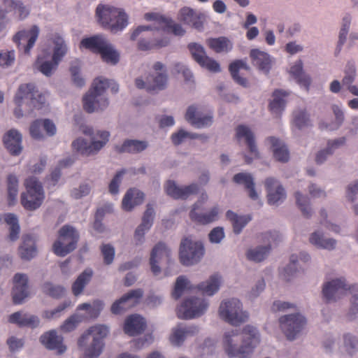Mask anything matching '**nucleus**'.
<instances>
[{"instance_id": "nucleus-7", "label": "nucleus", "mask_w": 358, "mask_h": 358, "mask_svg": "<svg viewBox=\"0 0 358 358\" xmlns=\"http://www.w3.org/2000/svg\"><path fill=\"white\" fill-rule=\"evenodd\" d=\"M217 313L220 320L234 327L246 322L249 318L248 313L243 309V303L235 297L223 299L220 303Z\"/></svg>"}, {"instance_id": "nucleus-32", "label": "nucleus", "mask_w": 358, "mask_h": 358, "mask_svg": "<svg viewBox=\"0 0 358 358\" xmlns=\"http://www.w3.org/2000/svg\"><path fill=\"white\" fill-rule=\"evenodd\" d=\"M149 143L145 140L127 139L121 145H116L115 150L118 153L138 154L145 150Z\"/></svg>"}, {"instance_id": "nucleus-20", "label": "nucleus", "mask_w": 358, "mask_h": 358, "mask_svg": "<svg viewBox=\"0 0 358 358\" xmlns=\"http://www.w3.org/2000/svg\"><path fill=\"white\" fill-rule=\"evenodd\" d=\"M171 250L163 243L159 242L152 248L150 254V264L152 273L157 276L161 273L159 264L165 260L168 264L171 262Z\"/></svg>"}, {"instance_id": "nucleus-21", "label": "nucleus", "mask_w": 358, "mask_h": 358, "mask_svg": "<svg viewBox=\"0 0 358 358\" xmlns=\"http://www.w3.org/2000/svg\"><path fill=\"white\" fill-rule=\"evenodd\" d=\"M143 295V291L141 289L129 291L113 303L110 308L111 312L115 315L121 314L136 304Z\"/></svg>"}, {"instance_id": "nucleus-44", "label": "nucleus", "mask_w": 358, "mask_h": 358, "mask_svg": "<svg viewBox=\"0 0 358 358\" xmlns=\"http://www.w3.org/2000/svg\"><path fill=\"white\" fill-rule=\"evenodd\" d=\"M107 41L108 39L102 35H95L83 38L80 41V48H85L94 53L99 54Z\"/></svg>"}, {"instance_id": "nucleus-28", "label": "nucleus", "mask_w": 358, "mask_h": 358, "mask_svg": "<svg viewBox=\"0 0 358 358\" xmlns=\"http://www.w3.org/2000/svg\"><path fill=\"white\" fill-rule=\"evenodd\" d=\"M199 331V328L197 326H185L180 324L173 329L172 334L170 336L169 339L173 345L180 346L186 338L196 335Z\"/></svg>"}, {"instance_id": "nucleus-50", "label": "nucleus", "mask_w": 358, "mask_h": 358, "mask_svg": "<svg viewBox=\"0 0 358 358\" xmlns=\"http://www.w3.org/2000/svg\"><path fill=\"white\" fill-rule=\"evenodd\" d=\"M348 293L350 295V306L347 313V317L349 320L352 321L358 315V285H350L348 289Z\"/></svg>"}, {"instance_id": "nucleus-30", "label": "nucleus", "mask_w": 358, "mask_h": 358, "mask_svg": "<svg viewBox=\"0 0 358 358\" xmlns=\"http://www.w3.org/2000/svg\"><path fill=\"white\" fill-rule=\"evenodd\" d=\"M8 322L16 324L19 327L36 328L39 326L40 320L38 316L23 311L12 313L8 317Z\"/></svg>"}, {"instance_id": "nucleus-15", "label": "nucleus", "mask_w": 358, "mask_h": 358, "mask_svg": "<svg viewBox=\"0 0 358 358\" xmlns=\"http://www.w3.org/2000/svg\"><path fill=\"white\" fill-rule=\"evenodd\" d=\"M208 307V302L196 297L186 299L178 310V317L183 320L199 317L204 314Z\"/></svg>"}, {"instance_id": "nucleus-38", "label": "nucleus", "mask_w": 358, "mask_h": 358, "mask_svg": "<svg viewBox=\"0 0 358 358\" xmlns=\"http://www.w3.org/2000/svg\"><path fill=\"white\" fill-rule=\"evenodd\" d=\"M19 255L22 259L30 261L37 255L36 241L31 235H25L22 237V242L19 247Z\"/></svg>"}, {"instance_id": "nucleus-56", "label": "nucleus", "mask_w": 358, "mask_h": 358, "mask_svg": "<svg viewBox=\"0 0 358 358\" xmlns=\"http://www.w3.org/2000/svg\"><path fill=\"white\" fill-rule=\"evenodd\" d=\"M331 110L335 117V120L331 124L326 125V128L329 130H336L343 124L345 120L344 110L341 104H333Z\"/></svg>"}, {"instance_id": "nucleus-34", "label": "nucleus", "mask_w": 358, "mask_h": 358, "mask_svg": "<svg viewBox=\"0 0 358 358\" xmlns=\"http://www.w3.org/2000/svg\"><path fill=\"white\" fill-rule=\"evenodd\" d=\"M199 203H194L192 209L189 213V217L192 220L201 224H208L216 221L218 219L219 208L218 206H214L209 211L199 213Z\"/></svg>"}, {"instance_id": "nucleus-8", "label": "nucleus", "mask_w": 358, "mask_h": 358, "mask_svg": "<svg viewBox=\"0 0 358 358\" xmlns=\"http://www.w3.org/2000/svg\"><path fill=\"white\" fill-rule=\"evenodd\" d=\"M143 31H148L146 35L141 38L138 45L141 50H150L166 47L169 43V39L166 36L159 38L162 35L161 32H156V27L141 25L138 26L131 33L130 38L135 41Z\"/></svg>"}, {"instance_id": "nucleus-9", "label": "nucleus", "mask_w": 358, "mask_h": 358, "mask_svg": "<svg viewBox=\"0 0 358 358\" xmlns=\"http://www.w3.org/2000/svg\"><path fill=\"white\" fill-rule=\"evenodd\" d=\"M24 185L27 192L21 195L22 205L27 210H36L41 206L45 197L43 186L34 176L28 178Z\"/></svg>"}, {"instance_id": "nucleus-39", "label": "nucleus", "mask_w": 358, "mask_h": 358, "mask_svg": "<svg viewBox=\"0 0 358 358\" xmlns=\"http://www.w3.org/2000/svg\"><path fill=\"white\" fill-rule=\"evenodd\" d=\"M309 242L317 248L333 250L336 248V241L332 238H326L322 231L317 230L309 236Z\"/></svg>"}, {"instance_id": "nucleus-22", "label": "nucleus", "mask_w": 358, "mask_h": 358, "mask_svg": "<svg viewBox=\"0 0 358 358\" xmlns=\"http://www.w3.org/2000/svg\"><path fill=\"white\" fill-rule=\"evenodd\" d=\"M178 20L185 24L201 31L203 28L206 16L201 12L192 8L183 7L178 13Z\"/></svg>"}, {"instance_id": "nucleus-11", "label": "nucleus", "mask_w": 358, "mask_h": 358, "mask_svg": "<svg viewBox=\"0 0 358 358\" xmlns=\"http://www.w3.org/2000/svg\"><path fill=\"white\" fill-rule=\"evenodd\" d=\"M79 240L77 230L69 225L63 226L59 231V239L53 245L54 252L59 257H64L73 251Z\"/></svg>"}, {"instance_id": "nucleus-63", "label": "nucleus", "mask_w": 358, "mask_h": 358, "mask_svg": "<svg viewBox=\"0 0 358 358\" xmlns=\"http://www.w3.org/2000/svg\"><path fill=\"white\" fill-rule=\"evenodd\" d=\"M189 281L185 275H180L177 278L174 289L172 292V296L175 299H178L183 294L185 289L189 286Z\"/></svg>"}, {"instance_id": "nucleus-52", "label": "nucleus", "mask_w": 358, "mask_h": 358, "mask_svg": "<svg viewBox=\"0 0 358 358\" xmlns=\"http://www.w3.org/2000/svg\"><path fill=\"white\" fill-rule=\"evenodd\" d=\"M99 54L101 56L102 59L108 64H116L119 62L120 55L108 40Z\"/></svg>"}, {"instance_id": "nucleus-4", "label": "nucleus", "mask_w": 358, "mask_h": 358, "mask_svg": "<svg viewBox=\"0 0 358 358\" xmlns=\"http://www.w3.org/2000/svg\"><path fill=\"white\" fill-rule=\"evenodd\" d=\"M14 101L17 105L14 110L16 117L23 116L24 111L30 113L33 109L41 108L45 103V98L33 83L20 85L15 96Z\"/></svg>"}, {"instance_id": "nucleus-25", "label": "nucleus", "mask_w": 358, "mask_h": 358, "mask_svg": "<svg viewBox=\"0 0 358 358\" xmlns=\"http://www.w3.org/2000/svg\"><path fill=\"white\" fill-rule=\"evenodd\" d=\"M40 342L48 350H56L58 355H62L66 350V346L63 343L64 338L58 335L56 330L52 329L45 332L40 336Z\"/></svg>"}, {"instance_id": "nucleus-6", "label": "nucleus", "mask_w": 358, "mask_h": 358, "mask_svg": "<svg viewBox=\"0 0 358 358\" xmlns=\"http://www.w3.org/2000/svg\"><path fill=\"white\" fill-rule=\"evenodd\" d=\"M97 21L113 33L122 31L129 24V16L122 8L99 4L96 8Z\"/></svg>"}, {"instance_id": "nucleus-46", "label": "nucleus", "mask_w": 358, "mask_h": 358, "mask_svg": "<svg viewBox=\"0 0 358 358\" xmlns=\"http://www.w3.org/2000/svg\"><path fill=\"white\" fill-rule=\"evenodd\" d=\"M227 218L231 222L233 231L236 234H239L243 229L248 224L252 217L250 215H238L232 210H227Z\"/></svg>"}, {"instance_id": "nucleus-60", "label": "nucleus", "mask_w": 358, "mask_h": 358, "mask_svg": "<svg viewBox=\"0 0 358 358\" xmlns=\"http://www.w3.org/2000/svg\"><path fill=\"white\" fill-rule=\"evenodd\" d=\"M295 197L296 203L301 209L303 215L307 218L310 217L313 212L310 206L309 199L307 196L302 195L299 192H296Z\"/></svg>"}, {"instance_id": "nucleus-33", "label": "nucleus", "mask_w": 358, "mask_h": 358, "mask_svg": "<svg viewBox=\"0 0 358 358\" xmlns=\"http://www.w3.org/2000/svg\"><path fill=\"white\" fill-rule=\"evenodd\" d=\"M289 73L301 87H304L307 91L309 90L311 78L304 71L301 59L296 60L290 66Z\"/></svg>"}, {"instance_id": "nucleus-57", "label": "nucleus", "mask_w": 358, "mask_h": 358, "mask_svg": "<svg viewBox=\"0 0 358 358\" xmlns=\"http://www.w3.org/2000/svg\"><path fill=\"white\" fill-rule=\"evenodd\" d=\"M4 220L10 226L9 239L11 241H16L20 230L17 217L13 213H7L4 215Z\"/></svg>"}, {"instance_id": "nucleus-26", "label": "nucleus", "mask_w": 358, "mask_h": 358, "mask_svg": "<svg viewBox=\"0 0 358 358\" xmlns=\"http://www.w3.org/2000/svg\"><path fill=\"white\" fill-rule=\"evenodd\" d=\"M165 190L168 195L176 199H185L199 191L196 183H192L187 186H178L174 181L169 180L165 185Z\"/></svg>"}, {"instance_id": "nucleus-51", "label": "nucleus", "mask_w": 358, "mask_h": 358, "mask_svg": "<svg viewBox=\"0 0 358 358\" xmlns=\"http://www.w3.org/2000/svg\"><path fill=\"white\" fill-rule=\"evenodd\" d=\"M93 275L92 268H87L81 273L72 285V291L74 295L78 296L83 292L85 285L90 281Z\"/></svg>"}, {"instance_id": "nucleus-3", "label": "nucleus", "mask_w": 358, "mask_h": 358, "mask_svg": "<svg viewBox=\"0 0 358 358\" xmlns=\"http://www.w3.org/2000/svg\"><path fill=\"white\" fill-rule=\"evenodd\" d=\"M108 87L113 93H117L119 90V85L113 80L101 77L94 79L91 89L83 97L85 110L92 113L105 110L109 104L105 95L106 90Z\"/></svg>"}, {"instance_id": "nucleus-48", "label": "nucleus", "mask_w": 358, "mask_h": 358, "mask_svg": "<svg viewBox=\"0 0 358 358\" xmlns=\"http://www.w3.org/2000/svg\"><path fill=\"white\" fill-rule=\"evenodd\" d=\"M292 123L299 130L312 126L310 114L306 108H297L293 112Z\"/></svg>"}, {"instance_id": "nucleus-23", "label": "nucleus", "mask_w": 358, "mask_h": 358, "mask_svg": "<svg viewBox=\"0 0 358 358\" xmlns=\"http://www.w3.org/2000/svg\"><path fill=\"white\" fill-rule=\"evenodd\" d=\"M28 275L22 273H17L13 278V287L12 291L13 301L15 304L19 305L29 295Z\"/></svg>"}, {"instance_id": "nucleus-45", "label": "nucleus", "mask_w": 358, "mask_h": 358, "mask_svg": "<svg viewBox=\"0 0 358 358\" xmlns=\"http://www.w3.org/2000/svg\"><path fill=\"white\" fill-rule=\"evenodd\" d=\"M229 69L236 83L244 87H247L248 86L247 79L243 77H241L238 74L240 69H245L246 71L250 69V67L245 61L243 59L236 60L230 64Z\"/></svg>"}, {"instance_id": "nucleus-36", "label": "nucleus", "mask_w": 358, "mask_h": 358, "mask_svg": "<svg viewBox=\"0 0 358 358\" xmlns=\"http://www.w3.org/2000/svg\"><path fill=\"white\" fill-rule=\"evenodd\" d=\"M345 141L346 138L345 137L329 141L327 147L317 152L315 155L316 164L319 165L324 164L328 157L334 153L336 150L345 143Z\"/></svg>"}, {"instance_id": "nucleus-35", "label": "nucleus", "mask_w": 358, "mask_h": 358, "mask_svg": "<svg viewBox=\"0 0 358 358\" xmlns=\"http://www.w3.org/2000/svg\"><path fill=\"white\" fill-rule=\"evenodd\" d=\"M146 328L145 320L139 315L129 316L124 322V331L131 336L141 334Z\"/></svg>"}, {"instance_id": "nucleus-1", "label": "nucleus", "mask_w": 358, "mask_h": 358, "mask_svg": "<svg viewBox=\"0 0 358 358\" xmlns=\"http://www.w3.org/2000/svg\"><path fill=\"white\" fill-rule=\"evenodd\" d=\"M242 344L238 346L239 331L231 329L224 333L223 346L227 355L231 357L248 358L260 342L257 328L246 325L243 329Z\"/></svg>"}, {"instance_id": "nucleus-10", "label": "nucleus", "mask_w": 358, "mask_h": 358, "mask_svg": "<svg viewBox=\"0 0 358 358\" xmlns=\"http://www.w3.org/2000/svg\"><path fill=\"white\" fill-rule=\"evenodd\" d=\"M204 254L205 248L201 241H195L189 238L181 241L179 258L182 265L189 266L198 264Z\"/></svg>"}, {"instance_id": "nucleus-16", "label": "nucleus", "mask_w": 358, "mask_h": 358, "mask_svg": "<svg viewBox=\"0 0 358 358\" xmlns=\"http://www.w3.org/2000/svg\"><path fill=\"white\" fill-rule=\"evenodd\" d=\"M168 84V75L165 72L152 73L146 76L145 80L142 77L135 79V85L139 90H145L147 92H159L166 88Z\"/></svg>"}, {"instance_id": "nucleus-42", "label": "nucleus", "mask_w": 358, "mask_h": 358, "mask_svg": "<svg viewBox=\"0 0 358 358\" xmlns=\"http://www.w3.org/2000/svg\"><path fill=\"white\" fill-rule=\"evenodd\" d=\"M266 141L271 144L273 156L279 162H285L289 159V151L285 145L278 138L271 136L266 139Z\"/></svg>"}, {"instance_id": "nucleus-37", "label": "nucleus", "mask_w": 358, "mask_h": 358, "mask_svg": "<svg viewBox=\"0 0 358 358\" xmlns=\"http://www.w3.org/2000/svg\"><path fill=\"white\" fill-rule=\"evenodd\" d=\"M144 196L143 192L138 189L131 188L128 189L122 199V209L125 211H131L135 206L143 203Z\"/></svg>"}, {"instance_id": "nucleus-40", "label": "nucleus", "mask_w": 358, "mask_h": 358, "mask_svg": "<svg viewBox=\"0 0 358 358\" xmlns=\"http://www.w3.org/2000/svg\"><path fill=\"white\" fill-rule=\"evenodd\" d=\"M289 95L286 91L275 90L272 94L268 108L270 111L275 116L281 115L286 106L285 98Z\"/></svg>"}, {"instance_id": "nucleus-29", "label": "nucleus", "mask_w": 358, "mask_h": 358, "mask_svg": "<svg viewBox=\"0 0 358 358\" xmlns=\"http://www.w3.org/2000/svg\"><path fill=\"white\" fill-rule=\"evenodd\" d=\"M250 57L255 66L264 73L268 74L274 62L273 57L259 49L251 50Z\"/></svg>"}, {"instance_id": "nucleus-49", "label": "nucleus", "mask_w": 358, "mask_h": 358, "mask_svg": "<svg viewBox=\"0 0 358 358\" xmlns=\"http://www.w3.org/2000/svg\"><path fill=\"white\" fill-rule=\"evenodd\" d=\"M299 268L298 256L292 255L289 263L280 271V275L283 280L290 281L299 271Z\"/></svg>"}, {"instance_id": "nucleus-61", "label": "nucleus", "mask_w": 358, "mask_h": 358, "mask_svg": "<svg viewBox=\"0 0 358 358\" xmlns=\"http://www.w3.org/2000/svg\"><path fill=\"white\" fill-rule=\"evenodd\" d=\"M15 61V52L13 50H0V66L4 69L12 66Z\"/></svg>"}, {"instance_id": "nucleus-18", "label": "nucleus", "mask_w": 358, "mask_h": 358, "mask_svg": "<svg viewBox=\"0 0 358 358\" xmlns=\"http://www.w3.org/2000/svg\"><path fill=\"white\" fill-rule=\"evenodd\" d=\"M185 119L195 128H206L213 124V113L210 110L203 112L201 108L192 105L187 109Z\"/></svg>"}, {"instance_id": "nucleus-47", "label": "nucleus", "mask_w": 358, "mask_h": 358, "mask_svg": "<svg viewBox=\"0 0 358 358\" xmlns=\"http://www.w3.org/2000/svg\"><path fill=\"white\" fill-rule=\"evenodd\" d=\"M234 182L243 184L249 191V196L253 199H258V194L255 189V183L251 174L248 173H239L234 175L233 178Z\"/></svg>"}, {"instance_id": "nucleus-64", "label": "nucleus", "mask_w": 358, "mask_h": 358, "mask_svg": "<svg viewBox=\"0 0 358 358\" xmlns=\"http://www.w3.org/2000/svg\"><path fill=\"white\" fill-rule=\"evenodd\" d=\"M155 216V211L152 204H148L145 211L142 217V222L139 226L145 229H148L152 227Z\"/></svg>"}, {"instance_id": "nucleus-14", "label": "nucleus", "mask_w": 358, "mask_h": 358, "mask_svg": "<svg viewBox=\"0 0 358 358\" xmlns=\"http://www.w3.org/2000/svg\"><path fill=\"white\" fill-rule=\"evenodd\" d=\"M40 33L38 26L32 25L29 29L17 31L13 37V41L17 45L18 51L25 55H30Z\"/></svg>"}, {"instance_id": "nucleus-12", "label": "nucleus", "mask_w": 358, "mask_h": 358, "mask_svg": "<svg viewBox=\"0 0 358 358\" xmlns=\"http://www.w3.org/2000/svg\"><path fill=\"white\" fill-rule=\"evenodd\" d=\"M280 240V234L276 231H266L262 234V245L249 248L246 252V257L254 262H261L266 259L271 252L273 245Z\"/></svg>"}, {"instance_id": "nucleus-17", "label": "nucleus", "mask_w": 358, "mask_h": 358, "mask_svg": "<svg viewBox=\"0 0 358 358\" xmlns=\"http://www.w3.org/2000/svg\"><path fill=\"white\" fill-rule=\"evenodd\" d=\"M187 48L193 59L201 67L214 73L221 71L219 63L206 55L204 48L201 44L190 43L188 44Z\"/></svg>"}, {"instance_id": "nucleus-27", "label": "nucleus", "mask_w": 358, "mask_h": 358, "mask_svg": "<svg viewBox=\"0 0 358 358\" xmlns=\"http://www.w3.org/2000/svg\"><path fill=\"white\" fill-rule=\"evenodd\" d=\"M22 136L15 129L6 132L3 136V143L8 152L13 156H18L22 151Z\"/></svg>"}, {"instance_id": "nucleus-62", "label": "nucleus", "mask_w": 358, "mask_h": 358, "mask_svg": "<svg viewBox=\"0 0 358 358\" xmlns=\"http://www.w3.org/2000/svg\"><path fill=\"white\" fill-rule=\"evenodd\" d=\"M43 292L53 298H60L64 294L65 289L62 286L56 285L47 282L43 285Z\"/></svg>"}, {"instance_id": "nucleus-43", "label": "nucleus", "mask_w": 358, "mask_h": 358, "mask_svg": "<svg viewBox=\"0 0 358 358\" xmlns=\"http://www.w3.org/2000/svg\"><path fill=\"white\" fill-rule=\"evenodd\" d=\"M221 282V277L218 274H214L206 281L198 285L197 288L202 294L207 296H213L220 289Z\"/></svg>"}, {"instance_id": "nucleus-54", "label": "nucleus", "mask_w": 358, "mask_h": 358, "mask_svg": "<svg viewBox=\"0 0 358 358\" xmlns=\"http://www.w3.org/2000/svg\"><path fill=\"white\" fill-rule=\"evenodd\" d=\"M208 45L215 52L217 53L228 52L231 50L233 45L231 41L226 37L210 38Z\"/></svg>"}, {"instance_id": "nucleus-53", "label": "nucleus", "mask_w": 358, "mask_h": 358, "mask_svg": "<svg viewBox=\"0 0 358 358\" xmlns=\"http://www.w3.org/2000/svg\"><path fill=\"white\" fill-rule=\"evenodd\" d=\"M343 78L342 85L344 87L353 83L357 76V65L354 60L351 59L346 62L343 69Z\"/></svg>"}, {"instance_id": "nucleus-13", "label": "nucleus", "mask_w": 358, "mask_h": 358, "mask_svg": "<svg viewBox=\"0 0 358 358\" xmlns=\"http://www.w3.org/2000/svg\"><path fill=\"white\" fill-rule=\"evenodd\" d=\"M280 327L287 338L293 341L304 328L306 318L300 313L285 315L279 318Z\"/></svg>"}, {"instance_id": "nucleus-59", "label": "nucleus", "mask_w": 358, "mask_h": 358, "mask_svg": "<svg viewBox=\"0 0 358 358\" xmlns=\"http://www.w3.org/2000/svg\"><path fill=\"white\" fill-rule=\"evenodd\" d=\"M98 136L100 140L93 139L90 143V150H91L90 155L96 154L109 140L110 134L106 131H101L98 132Z\"/></svg>"}, {"instance_id": "nucleus-2", "label": "nucleus", "mask_w": 358, "mask_h": 358, "mask_svg": "<svg viewBox=\"0 0 358 358\" xmlns=\"http://www.w3.org/2000/svg\"><path fill=\"white\" fill-rule=\"evenodd\" d=\"M54 45L52 54L48 50H43L36 58L35 67L43 75L50 77L57 69L60 62L68 52V45L64 38L58 33L48 36Z\"/></svg>"}, {"instance_id": "nucleus-58", "label": "nucleus", "mask_w": 358, "mask_h": 358, "mask_svg": "<svg viewBox=\"0 0 358 358\" xmlns=\"http://www.w3.org/2000/svg\"><path fill=\"white\" fill-rule=\"evenodd\" d=\"M7 182L8 204L13 206L15 203L18 194V179L16 176L10 174L8 176Z\"/></svg>"}, {"instance_id": "nucleus-5", "label": "nucleus", "mask_w": 358, "mask_h": 358, "mask_svg": "<svg viewBox=\"0 0 358 358\" xmlns=\"http://www.w3.org/2000/svg\"><path fill=\"white\" fill-rule=\"evenodd\" d=\"M109 332L108 327L99 324L90 327L78 341V347L84 351L81 358H97L101 354L104 343L103 338Z\"/></svg>"}, {"instance_id": "nucleus-55", "label": "nucleus", "mask_w": 358, "mask_h": 358, "mask_svg": "<svg viewBox=\"0 0 358 358\" xmlns=\"http://www.w3.org/2000/svg\"><path fill=\"white\" fill-rule=\"evenodd\" d=\"M4 7L13 8L20 20L25 19L29 15V9L20 1L1 0Z\"/></svg>"}, {"instance_id": "nucleus-19", "label": "nucleus", "mask_w": 358, "mask_h": 358, "mask_svg": "<svg viewBox=\"0 0 358 358\" xmlns=\"http://www.w3.org/2000/svg\"><path fill=\"white\" fill-rule=\"evenodd\" d=\"M349 285L344 278L327 281L322 286V296L327 302L336 301L341 295L348 292Z\"/></svg>"}, {"instance_id": "nucleus-31", "label": "nucleus", "mask_w": 358, "mask_h": 358, "mask_svg": "<svg viewBox=\"0 0 358 358\" xmlns=\"http://www.w3.org/2000/svg\"><path fill=\"white\" fill-rule=\"evenodd\" d=\"M236 137L238 141L244 139L250 152L256 158L259 157L255 134L248 126L243 124L238 125L236 129Z\"/></svg>"}, {"instance_id": "nucleus-24", "label": "nucleus", "mask_w": 358, "mask_h": 358, "mask_svg": "<svg viewBox=\"0 0 358 358\" xmlns=\"http://www.w3.org/2000/svg\"><path fill=\"white\" fill-rule=\"evenodd\" d=\"M265 186L267 191L268 203L270 205L278 206L284 201L286 198V192L278 180L268 178L265 181Z\"/></svg>"}, {"instance_id": "nucleus-41", "label": "nucleus", "mask_w": 358, "mask_h": 358, "mask_svg": "<svg viewBox=\"0 0 358 358\" xmlns=\"http://www.w3.org/2000/svg\"><path fill=\"white\" fill-rule=\"evenodd\" d=\"M159 26L156 27V32L162 34L170 33L171 31L176 36H183L185 30L181 24L175 23L171 18L161 17L158 20Z\"/></svg>"}]
</instances>
